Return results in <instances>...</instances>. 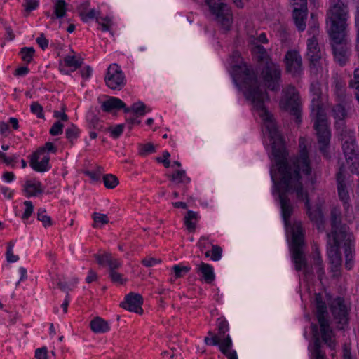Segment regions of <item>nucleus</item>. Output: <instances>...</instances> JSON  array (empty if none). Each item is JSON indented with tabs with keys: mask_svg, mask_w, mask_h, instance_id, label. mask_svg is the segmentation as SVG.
Listing matches in <instances>:
<instances>
[{
	"mask_svg": "<svg viewBox=\"0 0 359 359\" xmlns=\"http://www.w3.org/2000/svg\"><path fill=\"white\" fill-rule=\"evenodd\" d=\"M232 76L236 86H238L239 83L242 84L245 96L251 101L254 107L259 112V115L269 133L272 141L273 156V163L271 170L273 168L275 170V180L282 178L283 183L287 186L288 174L293 172L294 161L300 156V154L291 162L287 161V153L283 145V137L277 129L273 115L265 106V102L269 101V97L266 91L259 86L253 70L245 64L234 65L232 67ZM303 151L308 154L305 149H302L299 154ZM271 172V170H270Z\"/></svg>",
	"mask_w": 359,
	"mask_h": 359,
	"instance_id": "nucleus-1",
	"label": "nucleus"
},
{
	"mask_svg": "<svg viewBox=\"0 0 359 359\" xmlns=\"http://www.w3.org/2000/svg\"><path fill=\"white\" fill-rule=\"evenodd\" d=\"M294 170L288 174V184L286 186L283 183V179L278 178L275 180V170H271V177L273 182V194H277L279 199L282 217L286 227L287 231L291 233V226L289 219L293 212V205L290 203L288 194L295 193L298 199L305 201V205L307 208V214L310 219L314 222L318 229L323 224V216L319 205L312 208L309 205L307 193L303 190L302 187V175L306 177L311 174V168L309 156L305 151L300 154V156L294 161ZM294 222L293 224L296 223ZM300 223L299 222H298Z\"/></svg>",
	"mask_w": 359,
	"mask_h": 359,
	"instance_id": "nucleus-2",
	"label": "nucleus"
},
{
	"mask_svg": "<svg viewBox=\"0 0 359 359\" xmlns=\"http://www.w3.org/2000/svg\"><path fill=\"white\" fill-rule=\"evenodd\" d=\"M311 97V116L316 132L319 151L325 158L328 159L330 158L329 148L331 132L327 125L326 114L323 109L321 95H313Z\"/></svg>",
	"mask_w": 359,
	"mask_h": 359,
	"instance_id": "nucleus-3",
	"label": "nucleus"
},
{
	"mask_svg": "<svg viewBox=\"0 0 359 359\" xmlns=\"http://www.w3.org/2000/svg\"><path fill=\"white\" fill-rule=\"evenodd\" d=\"M348 24L327 23L330 46L334 60L340 66H344L351 55V44L348 36Z\"/></svg>",
	"mask_w": 359,
	"mask_h": 359,
	"instance_id": "nucleus-4",
	"label": "nucleus"
},
{
	"mask_svg": "<svg viewBox=\"0 0 359 359\" xmlns=\"http://www.w3.org/2000/svg\"><path fill=\"white\" fill-rule=\"evenodd\" d=\"M252 53L257 61V72L263 80L265 86L272 91H278L281 84V69L280 66L269 57L266 49L257 45Z\"/></svg>",
	"mask_w": 359,
	"mask_h": 359,
	"instance_id": "nucleus-5",
	"label": "nucleus"
},
{
	"mask_svg": "<svg viewBox=\"0 0 359 359\" xmlns=\"http://www.w3.org/2000/svg\"><path fill=\"white\" fill-rule=\"evenodd\" d=\"M301 223L296 222L291 226L292 243L291 251L292 252V259L295 264L297 271L304 269V275L306 278L312 275V270L308 266L304 253L302 247L304 244Z\"/></svg>",
	"mask_w": 359,
	"mask_h": 359,
	"instance_id": "nucleus-6",
	"label": "nucleus"
},
{
	"mask_svg": "<svg viewBox=\"0 0 359 359\" xmlns=\"http://www.w3.org/2000/svg\"><path fill=\"white\" fill-rule=\"evenodd\" d=\"M316 316L318 319L323 341L330 347H334L332 340V330L330 327L328 311L325 302L323 301L320 293L315 294Z\"/></svg>",
	"mask_w": 359,
	"mask_h": 359,
	"instance_id": "nucleus-7",
	"label": "nucleus"
},
{
	"mask_svg": "<svg viewBox=\"0 0 359 359\" xmlns=\"http://www.w3.org/2000/svg\"><path fill=\"white\" fill-rule=\"evenodd\" d=\"M217 22L225 31H229L233 22L230 7L223 0H205Z\"/></svg>",
	"mask_w": 359,
	"mask_h": 359,
	"instance_id": "nucleus-8",
	"label": "nucleus"
},
{
	"mask_svg": "<svg viewBox=\"0 0 359 359\" xmlns=\"http://www.w3.org/2000/svg\"><path fill=\"white\" fill-rule=\"evenodd\" d=\"M328 245H336L339 248L354 249L355 238L347 224L331 229L327 233Z\"/></svg>",
	"mask_w": 359,
	"mask_h": 359,
	"instance_id": "nucleus-9",
	"label": "nucleus"
},
{
	"mask_svg": "<svg viewBox=\"0 0 359 359\" xmlns=\"http://www.w3.org/2000/svg\"><path fill=\"white\" fill-rule=\"evenodd\" d=\"M283 93L284 96L280 102V107L290 112L294 117L296 123H301L302 108L298 92L294 86H288L283 90Z\"/></svg>",
	"mask_w": 359,
	"mask_h": 359,
	"instance_id": "nucleus-10",
	"label": "nucleus"
},
{
	"mask_svg": "<svg viewBox=\"0 0 359 359\" xmlns=\"http://www.w3.org/2000/svg\"><path fill=\"white\" fill-rule=\"evenodd\" d=\"M356 140L348 135L343 139L342 150L352 173L359 174V153Z\"/></svg>",
	"mask_w": 359,
	"mask_h": 359,
	"instance_id": "nucleus-11",
	"label": "nucleus"
},
{
	"mask_svg": "<svg viewBox=\"0 0 359 359\" xmlns=\"http://www.w3.org/2000/svg\"><path fill=\"white\" fill-rule=\"evenodd\" d=\"M327 23H346L348 18V0H330Z\"/></svg>",
	"mask_w": 359,
	"mask_h": 359,
	"instance_id": "nucleus-12",
	"label": "nucleus"
},
{
	"mask_svg": "<svg viewBox=\"0 0 359 359\" xmlns=\"http://www.w3.org/2000/svg\"><path fill=\"white\" fill-rule=\"evenodd\" d=\"M104 81L106 85L112 90H120L126 83L124 74L116 63L108 67Z\"/></svg>",
	"mask_w": 359,
	"mask_h": 359,
	"instance_id": "nucleus-13",
	"label": "nucleus"
},
{
	"mask_svg": "<svg viewBox=\"0 0 359 359\" xmlns=\"http://www.w3.org/2000/svg\"><path fill=\"white\" fill-rule=\"evenodd\" d=\"M337 190L340 200L343 202V206L344 209V215L346 219L349 222L353 219V209L349 204V195L348 191L346 189V185L344 184V177L341 172H339L337 175Z\"/></svg>",
	"mask_w": 359,
	"mask_h": 359,
	"instance_id": "nucleus-14",
	"label": "nucleus"
},
{
	"mask_svg": "<svg viewBox=\"0 0 359 359\" xmlns=\"http://www.w3.org/2000/svg\"><path fill=\"white\" fill-rule=\"evenodd\" d=\"M284 61L286 71L294 76L299 75L302 70V57L298 51L290 50L285 55Z\"/></svg>",
	"mask_w": 359,
	"mask_h": 359,
	"instance_id": "nucleus-15",
	"label": "nucleus"
},
{
	"mask_svg": "<svg viewBox=\"0 0 359 359\" xmlns=\"http://www.w3.org/2000/svg\"><path fill=\"white\" fill-rule=\"evenodd\" d=\"M143 304L142 297L137 293L130 292L125 297V300L120 306L130 312L142 314L143 309L141 306Z\"/></svg>",
	"mask_w": 359,
	"mask_h": 359,
	"instance_id": "nucleus-16",
	"label": "nucleus"
},
{
	"mask_svg": "<svg viewBox=\"0 0 359 359\" xmlns=\"http://www.w3.org/2000/svg\"><path fill=\"white\" fill-rule=\"evenodd\" d=\"M49 155H44V149H39L32 155L30 166L37 172H43L49 169Z\"/></svg>",
	"mask_w": 359,
	"mask_h": 359,
	"instance_id": "nucleus-17",
	"label": "nucleus"
},
{
	"mask_svg": "<svg viewBox=\"0 0 359 359\" xmlns=\"http://www.w3.org/2000/svg\"><path fill=\"white\" fill-rule=\"evenodd\" d=\"M330 311L337 323L345 324L348 322V311L342 299H334L330 304Z\"/></svg>",
	"mask_w": 359,
	"mask_h": 359,
	"instance_id": "nucleus-18",
	"label": "nucleus"
},
{
	"mask_svg": "<svg viewBox=\"0 0 359 359\" xmlns=\"http://www.w3.org/2000/svg\"><path fill=\"white\" fill-rule=\"evenodd\" d=\"M306 55L311 63L313 65L321 58V52L318 40L314 35L307 41Z\"/></svg>",
	"mask_w": 359,
	"mask_h": 359,
	"instance_id": "nucleus-19",
	"label": "nucleus"
},
{
	"mask_svg": "<svg viewBox=\"0 0 359 359\" xmlns=\"http://www.w3.org/2000/svg\"><path fill=\"white\" fill-rule=\"evenodd\" d=\"M327 256L332 265V271H337L342 262L341 252L339 251L340 248L337 247L336 245H328L327 243Z\"/></svg>",
	"mask_w": 359,
	"mask_h": 359,
	"instance_id": "nucleus-20",
	"label": "nucleus"
},
{
	"mask_svg": "<svg viewBox=\"0 0 359 359\" xmlns=\"http://www.w3.org/2000/svg\"><path fill=\"white\" fill-rule=\"evenodd\" d=\"M102 111L105 112H111L114 109H123L125 111L126 104L119 98L114 97H109L108 99L103 102L101 105Z\"/></svg>",
	"mask_w": 359,
	"mask_h": 359,
	"instance_id": "nucleus-21",
	"label": "nucleus"
},
{
	"mask_svg": "<svg viewBox=\"0 0 359 359\" xmlns=\"http://www.w3.org/2000/svg\"><path fill=\"white\" fill-rule=\"evenodd\" d=\"M313 335L314 337L313 348L312 350V355L313 359H325L324 353L321 351V344L318 336V326L316 324L311 325Z\"/></svg>",
	"mask_w": 359,
	"mask_h": 359,
	"instance_id": "nucleus-22",
	"label": "nucleus"
},
{
	"mask_svg": "<svg viewBox=\"0 0 359 359\" xmlns=\"http://www.w3.org/2000/svg\"><path fill=\"white\" fill-rule=\"evenodd\" d=\"M23 190L27 197L36 196L43 192L41 183L36 180L34 182L27 180Z\"/></svg>",
	"mask_w": 359,
	"mask_h": 359,
	"instance_id": "nucleus-23",
	"label": "nucleus"
},
{
	"mask_svg": "<svg viewBox=\"0 0 359 359\" xmlns=\"http://www.w3.org/2000/svg\"><path fill=\"white\" fill-rule=\"evenodd\" d=\"M90 327L95 333H104L110 329L108 323L100 317L94 318L90 323Z\"/></svg>",
	"mask_w": 359,
	"mask_h": 359,
	"instance_id": "nucleus-24",
	"label": "nucleus"
},
{
	"mask_svg": "<svg viewBox=\"0 0 359 359\" xmlns=\"http://www.w3.org/2000/svg\"><path fill=\"white\" fill-rule=\"evenodd\" d=\"M308 11L293 10V18L299 31L302 32L306 28V19Z\"/></svg>",
	"mask_w": 359,
	"mask_h": 359,
	"instance_id": "nucleus-25",
	"label": "nucleus"
},
{
	"mask_svg": "<svg viewBox=\"0 0 359 359\" xmlns=\"http://www.w3.org/2000/svg\"><path fill=\"white\" fill-rule=\"evenodd\" d=\"M346 104L339 102L332 107L331 113L336 121H344L347 117V111L345 109Z\"/></svg>",
	"mask_w": 359,
	"mask_h": 359,
	"instance_id": "nucleus-26",
	"label": "nucleus"
},
{
	"mask_svg": "<svg viewBox=\"0 0 359 359\" xmlns=\"http://www.w3.org/2000/svg\"><path fill=\"white\" fill-rule=\"evenodd\" d=\"M198 271L202 273L203 277L207 283H210L215 280V276L213 268L210 264L203 262L201 263L198 267Z\"/></svg>",
	"mask_w": 359,
	"mask_h": 359,
	"instance_id": "nucleus-27",
	"label": "nucleus"
},
{
	"mask_svg": "<svg viewBox=\"0 0 359 359\" xmlns=\"http://www.w3.org/2000/svg\"><path fill=\"white\" fill-rule=\"evenodd\" d=\"M330 223L331 229H334L345 224L341 222V213L339 208H333L331 210Z\"/></svg>",
	"mask_w": 359,
	"mask_h": 359,
	"instance_id": "nucleus-28",
	"label": "nucleus"
},
{
	"mask_svg": "<svg viewBox=\"0 0 359 359\" xmlns=\"http://www.w3.org/2000/svg\"><path fill=\"white\" fill-rule=\"evenodd\" d=\"M89 5L88 2H86L83 4L81 5L79 7V15L81 17V19L83 22H88V19H93L98 18L97 16L99 14V12H97L95 9H91L88 13H85V10L88 8Z\"/></svg>",
	"mask_w": 359,
	"mask_h": 359,
	"instance_id": "nucleus-29",
	"label": "nucleus"
},
{
	"mask_svg": "<svg viewBox=\"0 0 359 359\" xmlns=\"http://www.w3.org/2000/svg\"><path fill=\"white\" fill-rule=\"evenodd\" d=\"M93 219V228H101L102 225L109 223V218L107 215L99 212H94L92 215Z\"/></svg>",
	"mask_w": 359,
	"mask_h": 359,
	"instance_id": "nucleus-30",
	"label": "nucleus"
},
{
	"mask_svg": "<svg viewBox=\"0 0 359 359\" xmlns=\"http://www.w3.org/2000/svg\"><path fill=\"white\" fill-rule=\"evenodd\" d=\"M67 6L64 0H56L54 5V15L56 18H61L66 15Z\"/></svg>",
	"mask_w": 359,
	"mask_h": 359,
	"instance_id": "nucleus-31",
	"label": "nucleus"
},
{
	"mask_svg": "<svg viewBox=\"0 0 359 359\" xmlns=\"http://www.w3.org/2000/svg\"><path fill=\"white\" fill-rule=\"evenodd\" d=\"M349 86L355 90V97L359 103V69H355L353 78L350 80Z\"/></svg>",
	"mask_w": 359,
	"mask_h": 359,
	"instance_id": "nucleus-32",
	"label": "nucleus"
},
{
	"mask_svg": "<svg viewBox=\"0 0 359 359\" xmlns=\"http://www.w3.org/2000/svg\"><path fill=\"white\" fill-rule=\"evenodd\" d=\"M64 62L67 67H74V69H76L82 65L83 59H76L74 55H67L64 57Z\"/></svg>",
	"mask_w": 359,
	"mask_h": 359,
	"instance_id": "nucleus-33",
	"label": "nucleus"
},
{
	"mask_svg": "<svg viewBox=\"0 0 359 359\" xmlns=\"http://www.w3.org/2000/svg\"><path fill=\"white\" fill-rule=\"evenodd\" d=\"M146 106L143 102H139L134 103L131 107L125 108V113H128L130 111L134 112L135 114L139 116H143L145 114Z\"/></svg>",
	"mask_w": 359,
	"mask_h": 359,
	"instance_id": "nucleus-34",
	"label": "nucleus"
},
{
	"mask_svg": "<svg viewBox=\"0 0 359 359\" xmlns=\"http://www.w3.org/2000/svg\"><path fill=\"white\" fill-rule=\"evenodd\" d=\"M35 50L32 47H24L21 48L20 55L22 60L26 63H29L32 60Z\"/></svg>",
	"mask_w": 359,
	"mask_h": 359,
	"instance_id": "nucleus-35",
	"label": "nucleus"
},
{
	"mask_svg": "<svg viewBox=\"0 0 359 359\" xmlns=\"http://www.w3.org/2000/svg\"><path fill=\"white\" fill-rule=\"evenodd\" d=\"M46 210L43 208H39L37 213V219L41 222L43 226L46 228L53 225V222L50 217L46 215Z\"/></svg>",
	"mask_w": 359,
	"mask_h": 359,
	"instance_id": "nucleus-36",
	"label": "nucleus"
},
{
	"mask_svg": "<svg viewBox=\"0 0 359 359\" xmlns=\"http://www.w3.org/2000/svg\"><path fill=\"white\" fill-rule=\"evenodd\" d=\"M196 217L197 213L191 210H189L184 217V224L189 231L193 232L195 231L196 225L191 222V219H196Z\"/></svg>",
	"mask_w": 359,
	"mask_h": 359,
	"instance_id": "nucleus-37",
	"label": "nucleus"
},
{
	"mask_svg": "<svg viewBox=\"0 0 359 359\" xmlns=\"http://www.w3.org/2000/svg\"><path fill=\"white\" fill-rule=\"evenodd\" d=\"M196 217L197 213L191 210H189L184 217V224L189 231L193 232L195 231L196 225L191 222V219H196Z\"/></svg>",
	"mask_w": 359,
	"mask_h": 359,
	"instance_id": "nucleus-38",
	"label": "nucleus"
},
{
	"mask_svg": "<svg viewBox=\"0 0 359 359\" xmlns=\"http://www.w3.org/2000/svg\"><path fill=\"white\" fill-rule=\"evenodd\" d=\"M103 182H104V186L107 189H114L118 184V178L115 175H111V174H108V175H104Z\"/></svg>",
	"mask_w": 359,
	"mask_h": 359,
	"instance_id": "nucleus-39",
	"label": "nucleus"
},
{
	"mask_svg": "<svg viewBox=\"0 0 359 359\" xmlns=\"http://www.w3.org/2000/svg\"><path fill=\"white\" fill-rule=\"evenodd\" d=\"M79 133V129L75 125L72 124L70 127L66 129L65 135L71 142H73L78 137Z\"/></svg>",
	"mask_w": 359,
	"mask_h": 359,
	"instance_id": "nucleus-40",
	"label": "nucleus"
},
{
	"mask_svg": "<svg viewBox=\"0 0 359 359\" xmlns=\"http://www.w3.org/2000/svg\"><path fill=\"white\" fill-rule=\"evenodd\" d=\"M107 264L109 266V272H111L114 271H116L121 266V262L116 258L112 257L111 254L109 253V255H107Z\"/></svg>",
	"mask_w": 359,
	"mask_h": 359,
	"instance_id": "nucleus-41",
	"label": "nucleus"
},
{
	"mask_svg": "<svg viewBox=\"0 0 359 359\" xmlns=\"http://www.w3.org/2000/svg\"><path fill=\"white\" fill-rule=\"evenodd\" d=\"M13 245H14L12 242H9L8 243L7 250L6 252V261L9 263L16 262L19 259L18 256L15 255L13 253Z\"/></svg>",
	"mask_w": 359,
	"mask_h": 359,
	"instance_id": "nucleus-42",
	"label": "nucleus"
},
{
	"mask_svg": "<svg viewBox=\"0 0 359 359\" xmlns=\"http://www.w3.org/2000/svg\"><path fill=\"white\" fill-rule=\"evenodd\" d=\"M109 276L111 280L114 283L123 285L127 281V280L123 278V276L116 271L109 272Z\"/></svg>",
	"mask_w": 359,
	"mask_h": 359,
	"instance_id": "nucleus-43",
	"label": "nucleus"
},
{
	"mask_svg": "<svg viewBox=\"0 0 359 359\" xmlns=\"http://www.w3.org/2000/svg\"><path fill=\"white\" fill-rule=\"evenodd\" d=\"M335 94L339 102L348 103L349 99L345 94L344 88L339 84L336 85Z\"/></svg>",
	"mask_w": 359,
	"mask_h": 359,
	"instance_id": "nucleus-44",
	"label": "nucleus"
},
{
	"mask_svg": "<svg viewBox=\"0 0 359 359\" xmlns=\"http://www.w3.org/2000/svg\"><path fill=\"white\" fill-rule=\"evenodd\" d=\"M354 251V249H346L344 250V254H345V267L350 270L352 269L353 266V252Z\"/></svg>",
	"mask_w": 359,
	"mask_h": 359,
	"instance_id": "nucleus-45",
	"label": "nucleus"
},
{
	"mask_svg": "<svg viewBox=\"0 0 359 359\" xmlns=\"http://www.w3.org/2000/svg\"><path fill=\"white\" fill-rule=\"evenodd\" d=\"M140 155L146 156L149 154L155 152V147L152 143H147L145 144H140Z\"/></svg>",
	"mask_w": 359,
	"mask_h": 359,
	"instance_id": "nucleus-46",
	"label": "nucleus"
},
{
	"mask_svg": "<svg viewBox=\"0 0 359 359\" xmlns=\"http://www.w3.org/2000/svg\"><path fill=\"white\" fill-rule=\"evenodd\" d=\"M124 128V124H118L114 127L108 128L107 130L111 133V135L114 138H118L123 133Z\"/></svg>",
	"mask_w": 359,
	"mask_h": 359,
	"instance_id": "nucleus-47",
	"label": "nucleus"
},
{
	"mask_svg": "<svg viewBox=\"0 0 359 359\" xmlns=\"http://www.w3.org/2000/svg\"><path fill=\"white\" fill-rule=\"evenodd\" d=\"M314 265L316 268V273L319 279H321L322 276L324 274V270L321 266V259L318 254H316L313 257Z\"/></svg>",
	"mask_w": 359,
	"mask_h": 359,
	"instance_id": "nucleus-48",
	"label": "nucleus"
},
{
	"mask_svg": "<svg viewBox=\"0 0 359 359\" xmlns=\"http://www.w3.org/2000/svg\"><path fill=\"white\" fill-rule=\"evenodd\" d=\"M31 111L36 114L38 118H43L44 117L43 114V107L37 102H34L31 104Z\"/></svg>",
	"mask_w": 359,
	"mask_h": 359,
	"instance_id": "nucleus-49",
	"label": "nucleus"
},
{
	"mask_svg": "<svg viewBox=\"0 0 359 359\" xmlns=\"http://www.w3.org/2000/svg\"><path fill=\"white\" fill-rule=\"evenodd\" d=\"M222 249L219 245H212L211 251V259L219 261L222 258Z\"/></svg>",
	"mask_w": 359,
	"mask_h": 359,
	"instance_id": "nucleus-50",
	"label": "nucleus"
},
{
	"mask_svg": "<svg viewBox=\"0 0 359 359\" xmlns=\"http://www.w3.org/2000/svg\"><path fill=\"white\" fill-rule=\"evenodd\" d=\"M208 335L211 336L212 337L209 338V337H206L205 338L204 341L207 345L217 346L219 344L220 339L217 336L214 335L211 331H209L208 332Z\"/></svg>",
	"mask_w": 359,
	"mask_h": 359,
	"instance_id": "nucleus-51",
	"label": "nucleus"
},
{
	"mask_svg": "<svg viewBox=\"0 0 359 359\" xmlns=\"http://www.w3.org/2000/svg\"><path fill=\"white\" fill-rule=\"evenodd\" d=\"M24 205L26 206V208L22 215V219H27L33 212L34 206L32 205V203L29 201H25L24 202Z\"/></svg>",
	"mask_w": 359,
	"mask_h": 359,
	"instance_id": "nucleus-52",
	"label": "nucleus"
},
{
	"mask_svg": "<svg viewBox=\"0 0 359 359\" xmlns=\"http://www.w3.org/2000/svg\"><path fill=\"white\" fill-rule=\"evenodd\" d=\"M190 267L188 266H180V265H175L172 267V270L175 272V277L177 278H180L183 276V273H187L190 271Z\"/></svg>",
	"mask_w": 359,
	"mask_h": 359,
	"instance_id": "nucleus-53",
	"label": "nucleus"
},
{
	"mask_svg": "<svg viewBox=\"0 0 359 359\" xmlns=\"http://www.w3.org/2000/svg\"><path fill=\"white\" fill-rule=\"evenodd\" d=\"M39 6L38 0H25V3L23 6L25 8V11L29 13L30 11L36 9Z\"/></svg>",
	"mask_w": 359,
	"mask_h": 359,
	"instance_id": "nucleus-54",
	"label": "nucleus"
},
{
	"mask_svg": "<svg viewBox=\"0 0 359 359\" xmlns=\"http://www.w3.org/2000/svg\"><path fill=\"white\" fill-rule=\"evenodd\" d=\"M64 125L60 121L55 122L50 130V133L52 135H58L62 134Z\"/></svg>",
	"mask_w": 359,
	"mask_h": 359,
	"instance_id": "nucleus-55",
	"label": "nucleus"
},
{
	"mask_svg": "<svg viewBox=\"0 0 359 359\" xmlns=\"http://www.w3.org/2000/svg\"><path fill=\"white\" fill-rule=\"evenodd\" d=\"M310 93H311V95H322L321 88H320V85L318 81H313L311 83Z\"/></svg>",
	"mask_w": 359,
	"mask_h": 359,
	"instance_id": "nucleus-56",
	"label": "nucleus"
},
{
	"mask_svg": "<svg viewBox=\"0 0 359 359\" xmlns=\"http://www.w3.org/2000/svg\"><path fill=\"white\" fill-rule=\"evenodd\" d=\"M294 9L299 11H308L307 10V0H292Z\"/></svg>",
	"mask_w": 359,
	"mask_h": 359,
	"instance_id": "nucleus-57",
	"label": "nucleus"
},
{
	"mask_svg": "<svg viewBox=\"0 0 359 359\" xmlns=\"http://www.w3.org/2000/svg\"><path fill=\"white\" fill-rule=\"evenodd\" d=\"M141 262L146 267H151V266H154L155 264H160L161 262V260L160 259L149 257V258L143 259L141 261Z\"/></svg>",
	"mask_w": 359,
	"mask_h": 359,
	"instance_id": "nucleus-58",
	"label": "nucleus"
},
{
	"mask_svg": "<svg viewBox=\"0 0 359 359\" xmlns=\"http://www.w3.org/2000/svg\"><path fill=\"white\" fill-rule=\"evenodd\" d=\"M97 22L102 26L103 31L109 29L111 20L109 18H97Z\"/></svg>",
	"mask_w": 359,
	"mask_h": 359,
	"instance_id": "nucleus-59",
	"label": "nucleus"
},
{
	"mask_svg": "<svg viewBox=\"0 0 359 359\" xmlns=\"http://www.w3.org/2000/svg\"><path fill=\"white\" fill-rule=\"evenodd\" d=\"M219 345L220 351L221 348H223L229 351V349H230L232 346V341L230 336L228 334L222 342L220 341Z\"/></svg>",
	"mask_w": 359,
	"mask_h": 359,
	"instance_id": "nucleus-60",
	"label": "nucleus"
},
{
	"mask_svg": "<svg viewBox=\"0 0 359 359\" xmlns=\"http://www.w3.org/2000/svg\"><path fill=\"white\" fill-rule=\"evenodd\" d=\"M228 330H229V325H228L227 321H226L224 320H221L218 324V331H219V334L220 335V337H222L226 333V332L228 331Z\"/></svg>",
	"mask_w": 359,
	"mask_h": 359,
	"instance_id": "nucleus-61",
	"label": "nucleus"
},
{
	"mask_svg": "<svg viewBox=\"0 0 359 359\" xmlns=\"http://www.w3.org/2000/svg\"><path fill=\"white\" fill-rule=\"evenodd\" d=\"M107 255H109V252H104L102 255L100 254H95L93 257L95 258L97 264L99 265H104L105 263H107Z\"/></svg>",
	"mask_w": 359,
	"mask_h": 359,
	"instance_id": "nucleus-62",
	"label": "nucleus"
},
{
	"mask_svg": "<svg viewBox=\"0 0 359 359\" xmlns=\"http://www.w3.org/2000/svg\"><path fill=\"white\" fill-rule=\"evenodd\" d=\"M48 350L46 347L37 348L35 351V357L36 359H47Z\"/></svg>",
	"mask_w": 359,
	"mask_h": 359,
	"instance_id": "nucleus-63",
	"label": "nucleus"
},
{
	"mask_svg": "<svg viewBox=\"0 0 359 359\" xmlns=\"http://www.w3.org/2000/svg\"><path fill=\"white\" fill-rule=\"evenodd\" d=\"M89 128L100 130L102 129V124L97 117H94L91 119L89 123Z\"/></svg>",
	"mask_w": 359,
	"mask_h": 359,
	"instance_id": "nucleus-64",
	"label": "nucleus"
}]
</instances>
